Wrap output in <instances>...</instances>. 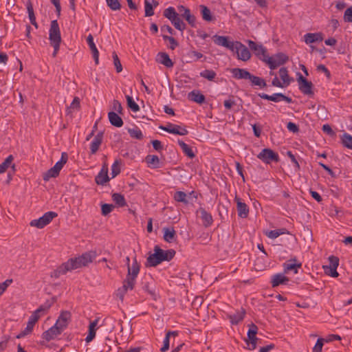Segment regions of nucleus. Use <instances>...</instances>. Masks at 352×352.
<instances>
[{
    "label": "nucleus",
    "mask_w": 352,
    "mask_h": 352,
    "mask_svg": "<svg viewBox=\"0 0 352 352\" xmlns=\"http://www.w3.org/2000/svg\"><path fill=\"white\" fill-rule=\"evenodd\" d=\"M175 255L174 250H163L159 246L155 245L154 253L151 254L147 258V263L151 267H155L162 261H169Z\"/></svg>",
    "instance_id": "1"
},
{
    "label": "nucleus",
    "mask_w": 352,
    "mask_h": 352,
    "mask_svg": "<svg viewBox=\"0 0 352 352\" xmlns=\"http://www.w3.org/2000/svg\"><path fill=\"white\" fill-rule=\"evenodd\" d=\"M49 39L50 45L54 47L52 56L56 57L61 43L60 31L57 20H53L51 21L50 28L49 30Z\"/></svg>",
    "instance_id": "2"
},
{
    "label": "nucleus",
    "mask_w": 352,
    "mask_h": 352,
    "mask_svg": "<svg viewBox=\"0 0 352 352\" xmlns=\"http://www.w3.org/2000/svg\"><path fill=\"white\" fill-rule=\"evenodd\" d=\"M68 155L67 153H62L60 160L56 163V164L47 172L43 175L44 181H49L51 178H55L58 176L60 170L63 166L67 163Z\"/></svg>",
    "instance_id": "3"
},
{
    "label": "nucleus",
    "mask_w": 352,
    "mask_h": 352,
    "mask_svg": "<svg viewBox=\"0 0 352 352\" xmlns=\"http://www.w3.org/2000/svg\"><path fill=\"white\" fill-rule=\"evenodd\" d=\"M289 60V57L284 53L280 52L272 56H267L265 58V63L271 69H275L280 65H284Z\"/></svg>",
    "instance_id": "4"
},
{
    "label": "nucleus",
    "mask_w": 352,
    "mask_h": 352,
    "mask_svg": "<svg viewBox=\"0 0 352 352\" xmlns=\"http://www.w3.org/2000/svg\"><path fill=\"white\" fill-rule=\"evenodd\" d=\"M56 217L57 213L55 212H47L38 219H34L31 221L30 225L32 227H36L40 229L43 228L45 226L48 225L54 218Z\"/></svg>",
    "instance_id": "5"
},
{
    "label": "nucleus",
    "mask_w": 352,
    "mask_h": 352,
    "mask_svg": "<svg viewBox=\"0 0 352 352\" xmlns=\"http://www.w3.org/2000/svg\"><path fill=\"white\" fill-rule=\"evenodd\" d=\"M258 327L254 323L250 325V329L248 331V339L245 342L248 344L247 349L249 350H254L256 348L257 341L258 338L256 337Z\"/></svg>",
    "instance_id": "6"
},
{
    "label": "nucleus",
    "mask_w": 352,
    "mask_h": 352,
    "mask_svg": "<svg viewBox=\"0 0 352 352\" xmlns=\"http://www.w3.org/2000/svg\"><path fill=\"white\" fill-rule=\"evenodd\" d=\"M235 52L238 59L243 61H248L251 58V54L248 47L239 41L234 43V47L231 50Z\"/></svg>",
    "instance_id": "7"
},
{
    "label": "nucleus",
    "mask_w": 352,
    "mask_h": 352,
    "mask_svg": "<svg viewBox=\"0 0 352 352\" xmlns=\"http://www.w3.org/2000/svg\"><path fill=\"white\" fill-rule=\"evenodd\" d=\"M298 75L297 81L300 91L305 95L313 96V83L303 77L300 73H298Z\"/></svg>",
    "instance_id": "8"
},
{
    "label": "nucleus",
    "mask_w": 352,
    "mask_h": 352,
    "mask_svg": "<svg viewBox=\"0 0 352 352\" xmlns=\"http://www.w3.org/2000/svg\"><path fill=\"white\" fill-rule=\"evenodd\" d=\"M329 265H324V272L327 275L331 277L336 278L338 276L337 272V267L339 265V258L335 256H331L329 257Z\"/></svg>",
    "instance_id": "9"
},
{
    "label": "nucleus",
    "mask_w": 352,
    "mask_h": 352,
    "mask_svg": "<svg viewBox=\"0 0 352 352\" xmlns=\"http://www.w3.org/2000/svg\"><path fill=\"white\" fill-rule=\"evenodd\" d=\"M257 157L266 164H270L272 162H278L279 161L278 155L270 148L263 149L258 153Z\"/></svg>",
    "instance_id": "10"
},
{
    "label": "nucleus",
    "mask_w": 352,
    "mask_h": 352,
    "mask_svg": "<svg viewBox=\"0 0 352 352\" xmlns=\"http://www.w3.org/2000/svg\"><path fill=\"white\" fill-rule=\"evenodd\" d=\"M249 47L253 51L254 54L263 61H265V58L267 57V50L261 44H258L254 41L248 40V41Z\"/></svg>",
    "instance_id": "11"
},
{
    "label": "nucleus",
    "mask_w": 352,
    "mask_h": 352,
    "mask_svg": "<svg viewBox=\"0 0 352 352\" xmlns=\"http://www.w3.org/2000/svg\"><path fill=\"white\" fill-rule=\"evenodd\" d=\"M84 267L78 257L69 258L67 262L62 264V272H67Z\"/></svg>",
    "instance_id": "12"
},
{
    "label": "nucleus",
    "mask_w": 352,
    "mask_h": 352,
    "mask_svg": "<svg viewBox=\"0 0 352 352\" xmlns=\"http://www.w3.org/2000/svg\"><path fill=\"white\" fill-rule=\"evenodd\" d=\"M258 96L263 99L273 101L275 102H278L281 100H284L287 103H292L293 102L291 98L286 96L281 93H275L272 95H268L265 93H261L258 94Z\"/></svg>",
    "instance_id": "13"
},
{
    "label": "nucleus",
    "mask_w": 352,
    "mask_h": 352,
    "mask_svg": "<svg viewBox=\"0 0 352 352\" xmlns=\"http://www.w3.org/2000/svg\"><path fill=\"white\" fill-rule=\"evenodd\" d=\"M159 128L168 133L175 135H186L188 133V131L185 128H182L179 125L171 123H168L166 126H160Z\"/></svg>",
    "instance_id": "14"
},
{
    "label": "nucleus",
    "mask_w": 352,
    "mask_h": 352,
    "mask_svg": "<svg viewBox=\"0 0 352 352\" xmlns=\"http://www.w3.org/2000/svg\"><path fill=\"white\" fill-rule=\"evenodd\" d=\"M51 306V302L48 301L45 302L44 304L41 305L36 310H35L29 318L36 323L38 319L47 313Z\"/></svg>",
    "instance_id": "15"
},
{
    "label": "nucleus",
    "mask_w": 352,
    "mask_h": 352,
    "mask_svg": "<svg viewBox=\"0 0 352 352\" xmlns=\"http://www.w3.org/2000/svg\"><path fill=\"white\" fill-rule=\"evenodd\" d=\"M51 306V302L48 301L45 302L44 304L41 305L36 310H35L29 318L36 323L38 319L47 313Z\"/></svg>",
    "instance_id": "16"
},
{
    "label": "nucleus",
    "mask_w": 352,
    "mask_h": 352,
    "mask_svg": "<svg viewBox=\"0 0 352 352\" xmlns=\"http://www.w3.org/2000/svg\"><path fill=\"white\" fill-rule=\"evenodd\" d=\"M140 272V265L138 263L136 258H134L132 265L128 267V274L126 280L131 281L133 285L135 283V278Z\"/></svg>",
    "instance_id": "17"
},
{
    "label": "nucleus",
    "mask_w": 352,
    "mask_h": 352,
    "mask_svg": "<svg viewBox=\"0 0 352 352\" xmlns=\"http://www.w3.org/2000/svg\"><path fill=\"white\" fill-rule=\"evenodd\" d=\"M71 320V313L68 311H63L58 316L56 324L59 327V329L64 331Z\"/></svg>",
    "instance_id": "18"
},
{
    "label": "nucleus",
    "mask_w": 352,
    "mask_h": 352,
    "mask_svg": "<svg viewBox=\"0 0 352 352\" xmlns=\"http://www.w3.org/2000/svg\"><path fill=\"white\" fill-rule=\"evenodd\" d=\"M214 43L219 46L225 47L230 50L234 47V43L233 41H230L228 40V37L224 36H219L214 35L212 37Z\"/></svg>",
    "instance_id": "19"
},
{
    "label": "nucleus",
    "mask_w": 352,
    "mask_h": 352,
    "mask_svg": "<svg viewBox=\"0 0 352 352\" xmlns=\"http://www.w3.org/2000/svg\"><path fill=\"white\" fill-rule=\"evenodd\" d=\"M63 331L59 329V327L55 324L47 331L43 333L42 338L49 342L54 340L56 337L60 335Z\"/></svg>",
    "instance_id": "20"
},
{
    "label": "nucleus",
    "mask_w": 352,
    "mask_h": 352,
    "mask_svg": "<svg viewBox=\"0 0 352 352\" xmlns=\"http://www.w3.org/2000/svg\"><path fill=\"white\" fill-rule=\"evenodd\" d=\"M178 10L182 12V16L184 18L192 27L196 26V17L191 14L190 10L184 6H178Z\"/></svg>",
    "instance_id": "21"
},
{
    "label": "nucleus",
    "mask_w": 352,
    "mask_h": 352,
    "mask_svg": "<svg viewBox=\"0 0 352 352\" xmlns=\"http://www.w3.org/2000/svg\"><path fill=\"white\" fill-rule=\"evenodd\" d=\"M134 286L135 285H133L131 281L124 280L123 281V285L116 290V296L122 301L127 291L129 289L132 290Z\"/></svg>",
    "instance_id": "22"
},
{
    "label": "nucleus",
    "mask_w": 352,
    "mask_h": 352,
    "mask_svg": "<svg viewBox=\"0 0 352 352\" xmlns=\"http://www.w3.org/2000/svg\"><path fill=\"white\" fill-rule=\"evenodd\" d=\"M109 181L108 167L104 164L102 166L99 173L96 175L95 182L97 184L103 186Z\"/></svg>",
    "instance_id": "23"
},
{
    "label": "nucleus",
    "mask_w": 352,
    "mask_h": 352,
    "mask_svg": "<svg viewBox=\"0 0 352 352\" xmlns=\"http://www.w3.org/2000/svg\"><path fill=\"white\" fill-rule=\"evenodd\" d=\"M99 318H96L94 320H91L89 325L88 335L85 338L86 342H91L96 337V333L98 328Z\"/></svg>",
    "instance_id": "24"
},
{
    "label": "nucleus",
    "mask_w": 352,
    "mask_h": 352,
    "mask_svg": "<svg viewBox=\"0 0 352 352\" xmlns=\"http://www.w3.org/2000/svg\"><path fill=\"white\" fill-rule=\"evenodd\" d=\"M153 280L150 275L145 276L141 282L142 289L148 292L151 296H155V291L151 285L153 284Z\"/></svg>",
    "instance_id": "25"
},
{
    "label": "nucleus",
    "mask_w": 352,
    "mask_h": 352,
    "mask_svg": "<svg viewBox=\"0 0 352 352\" xmlns=\"http://www.w3.org/2000/svg\"><path fill=\"white\" fill-rule=\"evenodd\" d=\"M197 214H200L203 225L205 227H209L213 222L212 217L210 213L208 212L204 208H199L197 210Z\"/></svg>",
    "instance_id": "26"
},
{
    "label": "nucleus",
    "mask_w": 352,
    "mask_h": 352,
    "mask_svg": "<svg viewBox=\"0 0 352 352\" xmlns=\"http://www.w3.org/2000/svg\"><path fill=\"white\" fill-rule=\"evenodd\" d=\"M302 266L301 263H298L296 258L290 259L283 264L284 272L293 271L294 274L298 273V270Z\"/></svg>",
    "instance_id": "27"
},
{
    "label": "nucleus",
    "mask_w": 352,
    "mask_h": 352,
    "mask_svg": "<svg viewBox=\"0 0 352 352\" xmlns=\"http://www.w3.org/2000/svg\"><path fill=\"white\" fill-rule=\"evenodd\" d=\"M236 202V208L239 217L241 218H246L249 214V208L247 204L242 202L240 198L235 197Z\"/></svg>",
    "instance_id": "28"
},
{
    "label": "nucleus",
    "mask_w": 352,
    "mask_h": 352,
    "mask_svg": "<svg viewBox=\"0 0 352 352\" xmlns=\"http://www.w3.org/2000/svg\"><path fill=\"white\" fill-rule=\"evenodd\" d=\"M288 282L289 278L280 273L273 275L271 279V285L272 287H276L280 285H287Z\"/></svg>",
    "instance_id": "29"
},
{
    "label": "nucleus",
    "mask_w": 352,
    "mask_h": 352,
    "mask_svg": "<svg viewBox=\"0 0 352 352\" xmlns=\"http://www.w3.org/2000/svg\"><path fill=\"white\" fill-rule=\"evenodd\" d=\"M232 76L236 79H248L250 80L252 74L245 69L233 68L231 69Z\"/></svg>",
    "instance_id": "30"
},
{
    "label": "nucleus",
    "mask_w": 352,
    "mask_h": 352,
    "mask_svg": "<svg viewBox=\"0 0 352 352\" xmlns=\"http://www.w3.org/2000/svg\"><path fill=\"white\" fill-rule=\"evenodd\" d=\"M87 44L90 48L91 54L93 55V58L94 59L95 63L96 65L98 64V58H99V52L94 42V37L91 34H89L87 38Z\"/></svg>",
    "instance_id": "31"
},
{
    "label": "nucleus",
    "mask_w": 352,
    "mask_h": 352,
    "mask_svg": "<svg viewBox=\"0 0 352 352\" xmlns=\"http://www.w3.org/2000/svg\"><path fill=\"white\" fill-rule=\"evenodd\" d=\"M156 60L168 68L172 67L174 65L168 54L166 52H159Z\"/></svg>",
    "instance_id": "32"
},
{
    "label": "nucleus",
    "mask_w": 352,
    "mask_h": 352,
    "mask_svg": "<svg viewBox=\"0 0 352 352\" xmlns=\"http://www.w3.org/2000/svg\"><path fill=\"white\" fill-rule=\"evenodd\" d=\"M103 138V132H99L94 138L90 145L91 153L95 154L100 144H102Z\"/></svg>",
    "instance_id": "33"
},
{
    "label": "nucleus",
    "mask_w": 352,
    "mask_h": 352,
    "mask_svg": "<svg viewBox=\"0 0 352 352\" xmlns=\"http://www.w3.org/2000/svg\"><path fill=\"white\" fill-rule=\"evenodd\" d=\"M305 42L307 44H311L316 42H320L323 40L322 34L318 33H307L304 36Z\"/></svg>",
    "instance_id": "34"
},
{
    "label": "nucleus",
    "mask_w": 352,
    "mask_h": 352,
    "mask_svg": "<svg viewBox=\"0 0 352 352\" xmlns=\"http://www.w3.org/2000/svg\"><path fill=\"white\" fill-rule=\"evenodd\" d=\"M108 118L110 123L116 127H121L123 125L122 119L114 111L108 113Z\"/></svg>",
    "instance_id": "35"
},
{
    "label": "nucleus",
    "mask_w": 352,
    "mask_h": 352,
    "mask_svg": "<svg viewBox=\"0 0 352 352\" xmlns=\"http://www.w3.org/2000/svg\"><path fill=\"white\" fill-rule=\"evenodd\" d=\"M96 253L95 252H88L82 254L79 258L83 266H87L89 263H91L95 258Z\"/></svg>",
    "instance_id": "36"
},
{
    "label": "nucleus",
    "mask_w": 352,
    "mask_h": 352,
    "mask_svg": "<svg viewBox=\"0 0 352 352\" xmlns=\"http://www.w3.org/2000/svg\"><path fill=\"white\" fill-rule=\"evenodd\" d=\"M163 232L165 241L171 243L175 240L176 232L173 228H164Z\"/></svg>",
    "instance_id": "37"
},
{
    "label": "nucleus",
    "mask_w": 352,
    "mask_h": 352,
    "mask_svg": "<svg viewBox=\"0 0 352 352\" xmlns=\"http://www.w3.org/2000/svg\"><path fill=\"white\" fill-rule=\"evenodd\" d=\"M189 98L198 104H202L205 102V96L201 94L199 91H192L188 94Z\"/></svg>",
    "instance_id": "38"
},
{
    "label": "nucleus",
    "mask_w": 352,
    "mask_h": 352,
    "mask_svg": "<svg viewBox=\"0 0 352 352\" xmlns=\"http://www.w3.org/2000/svg\"><path fill=\"white\" fill-rule=\"evenodd\" d=\"M158 5H159V3L156 0H153V4H151L148 1L145 0V1H144L145 16H153L154 14L153 6L157 7Z\"/></svg>",
    "instance_id": "39"
},
{
    "label": "nucleus",
    "mask_w": 352,
    "mask_h": 352,
    "mask_svg": "<svg viewBox=\"0 0 352 352\" xmlns=\"http://www.w3.org/2000/svg\"><path fill=\"white\" fill-rule=\"evenodd\" d=\"M178 144L181 147L182 151L184 153V154L188 156L189 158L192 159L195 157V153L192 151V148L184 142L182 140H178Z\"/></svg>",
    "instance_id": "40"
},
{
    "label": "nucleus",
    "mask_w": 352,
    "mask_h": 352,
    "mask_svg": "<svg viewBox=\"0 0 352 352\" xmlns=\"http://www.w3.org/2000/svg\"><path fill=\"white\" fill-rule=\"evenodd\" d=\"M178 333L177 331H168L166 334V336L164 339V341H163V346L160 349V351L161 352H166V351L168 350L169 349V345H170V336L171 335L173 336H177Z\"/></svg>",
    "instance_id": "41"
},
{
    "label": "nucleus",
    "mask_w": 352,
    "mask_h": 352,
    "mask_svg": "<svg viewBox=\"0 0 352 352\" xmlns=\"http://www.w3.org/2000/svg\"><path fill=\"white\" fill-rule=\"evenodd\" d=\"M112 200L118 207H124L126 205L124 195L120 193H113L112 195Z\"/></svg>",
    "instance_id": "42"
},
{
    "label": "nucleus",
    "mask_w": 352,
    "mask_h": 352,
    "mask_svg": "<svg viewBox=\"0 0 352 352\" xmlns=\"http://www.w3.org/2000/svg\"><path fill=\"white\" fill-rule=\"evenodd\" d=\"M340 140H341L342 144L344 147L349 148V149H352V135H350L347 133H344L340 137Z\"/></svg>",
    "instance_id": "43"
},
{
    "label": "nucleus",
    "mask_w": 352,
    "mask_h": 352,
    "mask_svg": "<svg viewBox=\"0 0 352 352\" xmlns=\"http://www.w3.org/2000/svg\"><path fill=\"white\" fill-rule=\"evenodd\" d=\"M279 75L283 80V82H284L285 85L287 87L290 84L292 79H291L288 74V71L286 67H281L279 69Z\"/></svg>",
    "instance_id": "44"
},
{
    "label": "nucleus",
    "mask_w": 352,
    "mask_h": 352,
    "mask_svg": "<svg viewBox=\"0 0 352 352\" xmlns=\"http://www.w3.org/2000/svg\"><path fill=\"white\" fill-rule=\"evenodd\" d=\"M201 13L202 18L206 21H212V16L211 14V12L210 9L206 6L201 5L200 6Z\"/></svg>",
    "instance_id": "45"
},
{
    "label": "nucleus",
    "mask_w": 352,
    "mask_h": 352,
    "mask_svg": "<svg viewBox=\"0 0 352 352\" xmlns=\"http://www.w3.org/2000/svg\"><path fill=\"white\" fill-rule=\"evenodd\" d=\"M287 233H289V232L287 230V229L281 228V229H278V230H270L266 233V235L269 238L274 239L278 237L281 234H287Z\"/></svg>",
    "instance_id": "46"
},
{
    "label": "nucleus",
    "mask_w": 352,
    "mask_h": 352,
    "mask_svg": "<svg viewBox=\"0 0 352 352\" xmlns=\"http://www.w3.org/2000/svg\"><path fill=\"white\" fill-rule=\"evenodd\" d=\"M35 324L36 323L34 322H33L32 320H31L29 318L28 324H27V327H25V329L22 332H21L16 336V338H23V337L25 336L26 335L30 333L32 331L34 326L35 325Z\"/></svg>",
    "instance_id": "47"
},
{
    "label": "nucleus",
    "mask_w": 352,
    "mask_h": 352,
    "mask_svg": "<svg viewBox=\"0 0 352 352\" xmlns=\"http://www.w3.org/2000/svg\"><path fill=\"white\" fill-rule=\"evenodd\" d=\"M146 162L148 165H152L153 168L160 167V159L157 155H147L146 157Z\"/></svg>",
    "instance_id": "48"
},
{
    "label": "nucleus",
    "mask_w": 352,
    "mask_h": 352,
    "mask_svg": "<svg viewBox=\"0 0 352 352\" xmlns=\"http://www.w3.org/2000/svg\"><path fill=\"white\" fill-rule=\"evenodd\" d=\"M171 23L174 25V27L180 31H183L186 28V24L182 21V20L179 18V14L176 16L172 21H170Z\"/></svg>",
    "instance_id": "49"
},
{
    "label": "nucleus",
    "mask_w": 352,
    "mask_h": 352,
    "mask_svg": "<svg viewBox=\"0 0 352 352\" xmlns=\"http://www.w3.org/2000/svg\"><path fill=\"white\" fill-rule=\"evenodd\" d=\"M27 10H28V15H29V19H30V23L33 25H34L36 28H37L38 25H37V23L36 21V17H35V15H34V10H33L32 4V3L30 1H29L27 3Z\"/></svg>",
    "instance_id": "50"
},
{
    "label": "nucleus",
    "mask_w": 352,
    "mask_h": 352,
    "mask_svg": "<svg viewBox=\"0 0 352 352\" xmlns=\"http://www.w3.org/2000/svg\"><path fill=\"white\" fill-rule=\"evenodd\" d=\"M128 133H129L130 136L134 139L142 140L144 138L142 131L138 127L129 129Z\"/></svg>",
    "instance_id": "51"
},
{
    "label": "nucleus",
    "mask_w": 352,
    "mask_h": 352,
    "mask_svg": "<svg viewBox=\"0 0 352 352\" xmlns=\"http://www.w3.org/2000/svg\"><path fill=\"white\" fill-rule=\"evenodd\" d=\"M250 80L251 81L252 85L258 86L261 88H263L267 85L264 79L252 74L250 78Z\"/></svg>",
    "instance_id": "52"
},
{
    "label": "nucleus",
    "mask_w": 352,
    "mask_h": 352,
    "mask_svg": "<svg viewBox=\"0 0 352 352\" xmlns=\"http://www.w3.org/2000/svg\"><path fill=\"white\" fill-rule=\"evenodd\" d=\"M217 76L214 71L210 69H205L200 72V76L210 81H213Z\"/></svg>",
    "instance_id": "53"
},
{
    "label": "nucleus",
    "mask_w": 352,
    "mask_h": 352,
    "mask_svg": "<svg viewBox=\"0 0 352 352\" xmlns=\"http://www.w3.org/2000/svg\"><path fill=\"white\" fill-rule=\"evenodd\" d=\"M187 195L183 191H177L174 195V199L176 201L182 202L185 204H188V200L187 199Z\"/></svg>",
    "instance_id": "54"
},
{
    "label": "nucleus",
    "mask_w": 352,
    "mask_h": 352,
    "mask_svg": "<svg viewBox=\"0 0 352 352\" xmlns=\"http://www.w3.org/2000/svg\"><path fill=\"white\" fill-rule=\"evenodd\" d=\"M245 314V311L243 310L240 312H237V313L230 316V320H231L232 324H236L239 322L242 321L244 318Z\"/></svg>",
    "instance_id": "55"
},
{
    "label": "nucleus",
    "mask_w": 352,
    "mask_h": 352,
    "mask_svg": "<svg viewBox=\"0 0 352 352\" xmlns=\"http://www.w3.org/2000/svg\"><path fill=\"white\" fill-rule=\"evenodd\" d=\"M80 108V99L75 97L71 103L70 106L67 109V113L72 114L74 111L78 110Z\"/></svg>",
    "instance_id": "56"
},
{
    "label": "nucleus",
    "mask_w": 352,
    "mask_h": 352,
    "mask_svg": "<svg viewBox=\"0 0 352 352\" xmlns=\"http://www.w3.org/2000/svg\"><path fill=\"white\" fill-rule=\"evenodd\" d=\"M127 107L131 109L133 112H138L140 110L138 104L134 101L133 98L130 96H126Z\"/></svg>",
    "instance_id": "57"
},
{
    "label": "nucleus",
    "mask_w": 352,
    "mask_h": 352,
    "mask_svg": "<svg viewBox=\"0 0 352 352\" xmlns=\"http://www.w3.org/2000/svg\"><path fill=\"white\" fill-rule=\"evenodd\" d=\"M12 155H9L5 161L0 164V174L5 173L13 161Z\"/></svg>",
    "instance_id": "58"
},
{
    "label": "nucleus",
    "mask_w": 352,
    "mask_h": 352,
    "mask_svg": "<svg viewBox=\"0 0 352 352\" xmlns=\"http://www.w3.org/2000/svg\"><path fill=\"white\" fill-rule=\"evenodd\" d=\"M178 15V13L175 11V8L173 7H168V8L165 9L164 11V16L169 19L170 21H172L173 19L176 17V16Z\"/></svg>",
    "instance_id": "59"
},
{
    "label": "nucleus",
    "mask_w": 352,
    "mask_h": 352,
    "mask_svg": "<svg viewBox=\"0 0 352 352\" xmlns=\"http://www.w3.org/2000/svg\"><path fill=\"white\" fill-rule=\"evenodd\" d=\"M236 104L234 96H229L228 98L223 102L224 107L227 110H230Z\"/></svg>",
    "instance_id": "60"
},
{
    "label": "nucleus",
    "mask_w": 352,
    "mask_h": 352,
    "mask_svg": "<svg viewBox=\"0 0 352 352\" xmlns=\"http://www.w3.org/2000/svg\"><path fill=\"white\" fill-rule=\"evenodd\" d=\"M112 57L113 59V64L116 69V72L118 73L121 72L122 71V66L116 52H113L112 53Z\"/></svg>",
    "instance_id": "61"
},
{
    "label": "nucleus",
    "mask_w": 352,
    "mask_h": 352,
    "mask_svg": "<svg viewBox=\"0 0 352 352\" xmlns=\"http://www.w3.org/2000/svg\"><path fill=\"white\" fill-rule=\"evenodd\" d=\"M107 6L112 10H119L121 8V4L119 1V0H106Z\"/></svg>",
    "instance_id": "62"
},
{
    "label": "nucleus",
    "mask_w": 352,
    "mask_h": 352,
    "mask_svg": "<svg viewBox=\"0 0 352 352\" xmlns=\"http://www.w3.org/2000/svg\"><path fill=\"white\" fill-rule=\"evenodd\" d=\"M163 39L164 41H168L170 43V48L171 50H175L179 45L178 42L176 41L175 38L173 36H169L167 35H163L162 36Z\"/></svg>",
    "instance_id": "63"
},
{
    "label": "nucleus",
    "mask_w": 352,
    "mask_h": 352,
    "mask_svg": "<svg viewBox=\"0 0 352 352\" xmlns=\"http://www.w3.org/2000/svg\"><path fill=\"white\" fill-rule=\"evenodd\" d=\"M114 206L113 204H104L101 206L102 214L107 216L113 210Z\"/></svg>",
    "instance_id": "64"
}]
</instances>
